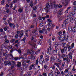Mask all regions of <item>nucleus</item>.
Listing matches in <instances>:
<instances>
[{
    "label": "nucleus",
    "instance_id": "nucleus-1",
    "mask_svg": "<svg viewBox=\"0 0 76 76\" xmlns=\"http://www.w3.org/2000/svg\"><path fill=\"white\" fill-rule=\"evenodd\" d=\"M58 39L60 41H64L65 39V35L64 34L60 35L58 37Z\"/></svg>",
    "mask_w": 76,
    "mask_h": 76
},
{
    "label": "nucleus",
    "instance_id": "nucleus-2",
    "mask_svg": "<svg viewBox=\"0 0 76 76\" xmlns=\"http://www.w3.org/2000/svg\"><path fill=\"white\" fill-rule=\"evenodd\" d=\"M67 24H68V20H65L62 24L63 28H65L66 26L67 25Z\"/></svg>",
    "mask_w": 76,
    "mask_h": 76
},
{
    "label": "nucleus",
    "instance_id": "nucleus-3",
    "mask_svg": "<svg viewBox=\"0 0 76 76\" xmlns=\"http://www.w3.org/2000/svg\"><path fill=\"white\" fill-rule=\"evenodd\" d=\"M51 50V47H49L47 50V51L46 52V56H49L50 54H51V52L50 51Z\"/></svg>",
    "mask_w": 76,
    "mask_h": 76
},
{
    "label": "nucleus",
    "instance_id": "nucleus-4",
    "mask_svg": "<svg viewBox=\"0 0 76 76\" xmlns=\"http://www.w3.org/2000/svg\"><path fill=\"white\" fill-rule=\"evenodd\" d=\"M27 54H29L34 55L35 54V53L32 51L31 49H29V50H28Z\"/></svg>",
    "mask_w": 76,
    "mask_h": 76
},
{
    "label": "nucleus",
    "instance_id": "nucleus-5",
    "mask_svg": "<svg viewBox=\"0 0 76 76\" xmlns=\"http://www.w3.org/2000/svg\"><path fill=\"white\" fill-rule=\"evenodd\" d=\"M49 4L50 3L47 4V5L45 8V10L47 11V13H48L49 12V10H50V9H49V7H50Z\"/></svg>",
    "mask_w": 76,
    "mask_h": 76
},
{
    "label": "nucleus",
    "instance_id": "nucleus-6",
    "mask_svg": "<svg viewBox=\"0 0 76 76\" xmlns=\"http://www.w3.org/2000/svg\"><path fill=\"white\" fill-rule=\"evenodd\" d=\"M59 51L58 49L57 48V47H56L55 48V50L53 51V54H57V52Z\"/></svg>",
    "mask_w": 76,
    "mask_h": 76
},
{
    "label": "nucleus",
    "instance_id": "nucleus-7",
    "mask_svg": "<svg viewBox=\"0 0 76 76\" xmlns=\"http://www.w3.org/2000/svg\"><path fill=\"white\" fill-rule=\"evenodd\" d=\"M39 68L36 69L35 68L34 69V71H35V73H34V75H37V73H38V72H39Z\"/></svg>",
    "mask_w": 76,
    "mask_h": 76
},
{
    "label": "nucleus",
    "instance_id": "nucleus-8",
    "mask_svg": "<svg viewBox=\"0 0 76 76\" xmlns=\"http://www.w3.org/2000/svg\"><path fill=\"white\" fill-rule=\"evenodd\" d=\"M67 48H68V51H69V50H70L71 49H72V48L71 47V46H70V44L69 43H68L67 44Z\"/></svg>",
    "mask_w": 76,
    "mask_h": 76
},
{
    "label": "nucleus",
    "instance_id": "nucleus-9",
    "mask_svg": "<svg viewBox=\"0 0 76 76\" xmlns=\"http://www.w3.org/2000/svg\"><path fill=\"white\" fill-rule=\"evenodd\" d=\"M49 57L48 56H46L45 57V60L46 62H48Z\"/></svg>",
    "mask_w": 76,
    "mask_h": 76
},
{
    "label": "nucleus",
    "instance_id": "nucleus-10",
    "mask_svg": "<svg viewBox=\"0 0 76 76\" xmlns=\"http://www.w3.org/2000/svg\"><path fill=\"white\" fill-rule=\"evenodd\" d=\"M57 58V57L56 56H54L51 57V61H53V62H54V61L56 60V58Z\"/></svg>",
    "mask_w": 76,
    "mask_h": 76
},
{
    "label": "nucleus",
    "instance_id": "nucleus-11",
    "mask_svg": "<svg viewBox=\"0 0 76 76\" xmlns=\"http://www.w3.org/2000/svg\"><path fill=\"white\" fill-rule=\"evenodd\" d=\"M2 47L3 48H4V47L5 48H7L8 46L7 44H5V43H4L2 45Z\"/></svg>",
    "mask_w": 76,
    "mask_h": 76
},
{
    "label": "nucleus",
    "instance_id": "nucleus-12",
    "mask_svg": "<svg viewBox=\"0 0 76 76\" xmlns=\"http://www.w3.org/2000/svg\"><path fill=\"white\" fill-rule=\"evenodd\" d=\"M68 29L70 33H72V32H73V31H72V27H69Z\"/></svg>",
    "mask_w": 76,
    "mask_h": 76
},
{
    "label": "nucleus",
    "instance_id": "nucleus-13",
    "mask_svg": "<svg viewBox=\"0 0 76 76\" xmlns=\"http://www.w3.org/2000/svg\"><path fill=\"white\" fill-rule=\"evenodd\" d=\"M29 58L30 59H31L32 60H35V56H29Z\"/></svg>",
    "mask_w": 76,
    "mask_h": 76
},
{
    "label": "nucleus",
    "instance_id": "nucleus-14",
    "mask_svg": "<svg viewBox=\"0 0 76 76\" xmlns=\"http://www.w3.org/2000/svg\"><path fill=\"white\" fill-rule=\"evenodd\" d=\"M63 47L64 48V49L67 50V44L66 43H64L63 45Z\"/></svg>",
    "mask_w": 76,
    "mask_h": 76
},
{
    "label": "nucleus",
    "instance_id": "nucleus-15",
    "mask_svg": "<svg viewBox=\"0 0 76 76\" xmlns=\"http://www.w3.org/2000/svg\"><path fill=\"white\" fill-rule=\"evenodd\" d=\"M54 64L58 68L60 67V66H59V64L61 65V64H60V63H54Z\"/></svg>",
    "mask_w": 76,
    "mask_h": 76
},
{
    "label": "nucleus",
    "instance_id": "nucleus-16",
    "mask_svg": "<svg viewBox=\"0 0 76 76\" xmlns=\"http://www.w3.org/2000/svg\"><path fill=\"white\" fill-rule=\"evenodd\" d=\"M17 67H20L21 66V62H18V64L17 65Z\"/></svg>",
    "mask_w": 76,
    "mask_h": 76
},
{
    "label": "nucleus",
    "instance_id": "nucleus-17",
    "mask_svg": "<svg viewBox=\"0 0 76 76\" xmlns=\"http://www.w3.org/2000/svg\"><path fill=\"white\" fill-rule=\"evenodd\" d=\"M49 26L50 27H54V25H53L51 23H49Z\"/></svg>",
    "mask_w": 76,
    "mask_h": 76
},
{
    "label": "nucleus",
    "instance_id": "nucleus-18",
    "mask_svg": "<svg viewBox=\"0 0 76 76\" xmlns=\"http://www.w3.org/2000/svg\"><path fill=\"white\" fill-rule=\"evenodd\" d=\"M76 31V26H75L72 29V32H75Z\"/></svg>",
    "mask_w": 76,
    "mask_h": 76
},
{
    "label": "nucleus",
    "instance_id": "nucleus-19",
    "mask_svg": "<svg viewBox=\"0 0 76 76\" xmlns=\"http://www.w3.org/2000/svg\"><path fill=\"white\" fill-rule=\"evenodd\" d=\"M72 53L71 52H70L69 53V58H70V59H72Z\"/></svg>",
    "mask_w": 76,
    "mask_h": 76
},
{
    "label": "nucleus",
    "instance_id": "nucleus-20",
    "mask_svg": "<svg viewBox=\"0 0 76 76\" xmlns=\"http://www.w3.org/2000/svg\"><path fill=\"white\" fill-rule=\"evenodd\" d=\"M62 13L63 12H62V11H61V10H60L58 11V15H60V16H61V15H62Z\"/></svg>",
    "mask_w": 76,
    "mask_h": 76
},
{
    "label": "nucleus",
    "instance_id": "nucleus-21",
    "mask_svg": "<svg viewBox=\"0 0 76 76\" xmlns=\"http://www.w3.org/2000/svg\"><path fill=\"white\" fill-rule=\"evenodd\" d=\"M30 5L31 7H34V3L32 2H30Z\"/></svg>",
    "mask_w": 76,
    "mask_h": 76
},
{
    "label": "nucleus",
    "instance_id": "nucleus-22",
    "mask_svg": "<svg viewBox=\"0 0 76 76\" xmlns=\"http://www.w3.org/2000/svg\"><path fill=\"white\" fill-rule=\"evenodd\" d=\"M56 61L58 62H59V63H62V62H63V61H62V60H60L58 58L56 60Z\"/></svg>",
    "mask_w": 76,
    "mask_h": 76
},
{
    "label": "nucleus",
    "instance_id": "nucleus-23",
    "mask_svg": "<svg viewBox=\"0 0 76 76\" xmlns=\"http://www.w3.org/2000/svg\"><path fill=\"white\" fill-rule=\"evenodd\" d=\"M53 4L54 6V8H57V6H58V5L56 4V2H54Z\"/></svg>",
    "mask_w": 76,
    "mask_h": 76
},
{
    "label": "nucleus",
    "instance_id": "nucleus-24",
    "mask_svg": "<svg viewBox=\"0 0 76 76\" xmlns=\"http://www.w3.org/2000/svg\"><path fill=\"white\" fill-rule=\"evenodd\" d=\"M69 15L71 16H73L75 15V14L73 13V12H69Z\"/></svg>",
    "mask_w": 76,
    "mask_h": 76
},
{
    "label": "nucleus",
    "instance_id": "nucleus-25",
    "mask_svg": "<svg viewBox=\"0 0 76 76\" xmlns=\"http://www.w3.org/2000/svg\"><path fill=\"white\" fill-rule=\"evenodd\" d=\"M70 22L72 23H73L74 21V19H73V17H71L70 18Z\"/></svg>",
    "mask_w": 76,
    "mask_h": 76
},
{
    "label": "nucleus",
    "instance_id": "nucleus-26",
    "mask_svg": "<svg viewBox=\"0 0 76 76\" xmlns=\"http://www.w3.org/2000/svg\"><path fill=\"white\" fill-rule=\"evenodd\" d=\"M4 41L6 43H7V44H9L10 42H9V40L7 39H5L4 40Z\"/></svg>",
    "mask_w": 76,
    "mask_h": 76
},
{
    "label": "nucleus",
    "instance_id": "nucleus-27",
    "mask_svg": "<svg viewBox=\"0 0 76 76\" xmlns=\"http://www.w3.org/2000/svg\"><path fill=\"white\" fill-rule=\"evenodd\" d=\"M65 66H66V64H65V62H64L62 63V66H61V68L63 69V68Z\"/></svg>",
    "mask_w": 76,
    "mask_h": 76
},
{
    "label": "nucleus",
    "instance_id": "nucleus-28",
    "mask_svg": "<svg viewBox=\"0 0 76 76\" xmlns=\"http://www.w3.org/2000/svg\"><path fill=\"white\" fill-rule=\"evenodd\" d=\"M69 33H67V35H66V40H68V38H69Z\"/></svg>",
    "mask_w": 76,
    "mask_h": 76
},
{
    "label": "nucleus",
    "instance_id": "nucleus-29",
    "mask_svg": "<svg viewBox=\"0 0 76 76\" xmlns=\"http://www.w3.org/2000/svg\"><path fill=\"white\" fill-rule=\"evenodd\" d=\"M75 46V44L74 43H72V44L71 45V48H74V46Z\"/></svg>",
    "mask_w": 76,
    "mask_h": 76
},
{
    "label": "nucleus",
    "instance_id": "nucleus-30",
    "mask_svg": "<svg viewBox=\"0 0 76 76\" xmlns=\"http://www.w3.org/2000/svg\"><path fill=\"white\" fill-rule=\"evenodd\" d=\"M66 61V63L67 64H69V63L70 62V59H69V58H67Z\"/></svg>",
    "mask_w": 76,
    "mask_h": 76
},
{
    "label": "nucleus",
    "instance_id": "nucleus-31",
    "mask_svg": "<svg viewBox=\"0 0 76 76\" xmlns=\"http://www.w3.org/2000/svg\"><path fill=\"white\" fill-rule=\"evenodd\" d=\"M69 70V68L67 69H66L65 71L64 72V73H67L68 71Z\"/></svg>",
    "mask_w": 76,
    "mask_h": 76
},
{
    "label": "nucleus",
    "instance_id": "nucleus-32",
    "mask_svg": "<svg viewBox=\"0 0 76 76\" xmlns=\"http://www.w3.org/2000/svg\"><path fill=\"white\" fill-rule=\"evenodd\" d=\"M4 64L5 65L7 66V65H8V61H4Z\"/></svg>",
    "mask_w": 76,
    "mask_h": 76
},
{
    "label": "nucleus",
    "instance_id": "nucleus-33",
    "mask_svg": "<svg viewBox=\"0 0 76 76\" xmlns=\"http://www.w3.org/2000/svg\"><path fill=\"white\" fill-rule=\"evenodd\" d=\"M63 19V17L61 16L60 18L59 21V22H60V21L62 20Z\"/></svg>",
    "mask_w": 76,
    "mask_h": 76
},
{
    "label": "nucleus",
    "instance_id": "nucleus-34",
    "mask_svg": "<svg viewBox=\"0 0 76 76\" xmlns=\"http://www.w3.org/2000/svg\"><path fill=\"white\" fill-rule=\"evenodd\" d=\"M37 28L36 29L33 31L32 33L33 34H35V33H36V32L37 31Z\"/></svg>",
    "mask_w": 76,
    "mask_h": 76
},
{
    "label": "nucleus",
    "instance_id": "nucleus-35",
    "mask_svg": "<svg viewBox=\"0 0 76 76\" xmlns=\"http://www.w3.org/2000/svg\"><path fill=\"white\" fill-rule=\"evenodd\" d=\"M64 48L62 49L61 51V53H62V54H63V53H64Z\"/></svg>",
    "mask_w": 76,
    "mask_h": 76
},
{
    "label": "nucleus",
    "instance_id": "nucleus-36",
    "mask_svg": "<svg viewBox=\"0 0 76 76\" xmlns=\"http://www.w3.org/2000/svg\"><path fill=\"white\" fill-rule=\"evenodd\" d=\"M48 76H54V74H51V73H49L48 74Z\"/></svg>",
    "mask_w": 76,
    "mask_h": 76
},
{
    "label": "nucleus",
    "instance_id": "nucleus-37",
    "mask_svg": "<svg viewBox=\"0 0 76 76\" xmlns=\"http://www.w3.org/2000/svg\"><path fill=\"white\" fill-rule=\"evenodd\" d=\"M23 36V32L21 33L20 34V38H21Z\"/></svg>",
    "mask_w": 76,
    "mask_h": 76
},
{
    "label": "nucleus",
    "instance_id": "nucleus-38",
    "mask_svg": "<svg viewBox=\"0 0 76 76\" xmlns=\"http://www.w3.org/2000/svg\"><path fill=\"white\" fill-rule=\"evenodd\" d=\"M12 63L13 65H15V64H16V63L15 62V61H12Z\"/></svg>",
    "mask_w": 76,
    "mask_h": 76
},
{
    "label": "nucleus",
    "instance_id": "nucleus-39",
    "mask_svg": "<svg viewBox=\"0 0 76 76\" xmlns=\"http://www.w3.org/2000/svg\"><path fill=\"white\" fill-rule=\"evenodd\" d=\"M17 51L18 52V53H19L20 54L22 53V51L19 49H18L17 50Z\"/></svg>",
    "mask_w": 76,
    "mask_h": 76
},
{
    "label": "nucleus",
    "instance_id": "nucleus-40",
    "mask_svg": "<svg viewBox=\"0 0 76 76\" xmlns=\"http://www.w3.org/2000/svg\"><path fill=\"white\" fill-rule=\"evenodd\" d=\"M23 10H22L21 8H20L18 10V11L19 12H20V13H21V12H22Z\"/></svg>",
    "mask_w": 76,
    "mask_h": 76
},
{
    "label": "nucleus",
    "instance_id": "nucleus-41",
    "mask_svg": "<svg viewBox=\"0 0 76 76\" xmlns=\"http://www.w3.org/2000/svg\"><path fill=\"white\" fill-rule=\"evenodd\" d=\"M40 26H43V25H44V23H40L39 25Z\"/></svg>",
    "mask_w": 76,
    "mask_h": 76
},
{
    "label": "nucleus",
    "instance_id": "nucleus-42",
    "mask_svg": "<svg viewBox=\"0 0 76 76\" xmlns=\"http://www.w3.org/2000/svg\"><path fill=\"white\" fill-rule=\"evenodd\" d=\"M76 70V69H75V66H73V69H72V71H73V72H75V71Z\"/></svg>",
    "mask_w": 76,
    "mask_h": 76
},
{
    "label": "nucleus",
    "instance_id": "nucleus-43",
    "mask_svg": "<svg viewBox=\"0 0 76 76\" xmlns=\"http://www.w3.org/2000/svg\"><path fill=\"white\" fill-rule=\"evenodd\" d=\"M19 36V34H16L15 37V38H18V37Z\"/></svg>",
    "mask_w": 76,
    "mask_h": 76
},
{
    "label": "nucleus",
    "instance_id": "nucleus-44",
    "mask_svg": "<svg viewBox=\"0 0 76 76\" xmlns=\"http://www.w3.org/2000/svg\"><path fill=\"white\" fill-rule=\"evenodd\" d=\"M37 9V7H34L33 8V10H36Z\"/></svg>",
    "mask_w": 76,
    "mask_h": 76
},
{
    "label": "nucleus",
    "instance_id": "nucleus-45",
    "mask_svg": "<svg viewBox=\"0 0 76 76\" xmlns=\"http://www.w3.org/2000/svg\"><path fill=\"white\" fill-rule=\"evenodd\" d=\"M57 10H55L53 12L54 14H56L57 13Z\"/></svg>",
    "mask_w": 76,
    "mask_h": 76
},
{
    "label": "nucleus",
    "instance_id": "nucleus-46",
    "mask_svg": "<svg viewBox=\"0 0 76 76\" xmlns=\"http://www.w3.org/2000/svg\"><path fill=\"white\" fill-rule=\"evenodd\" d=\"M54 45H55V47H57V46H58V44H57V42L56 43H55L54 44Z\"/></svg>",
    "mask_w": 76,
    "mask_h": 76
},
{
    "label": "nucleus",
    "instance_id": "nucleus-47",
    "mask_svg": "<svg viewBox=\"0 0 76 76\" xmlns=\"http://www.w3.org/2000/svg\"><path fill=\"white\" fill-rule=\"evenodd\" d=\"M4 1H5L4 0H2V1H1V3L2 4H3L4 3Z\"/></svg>",
    "mask_w": 76,
    "mask_h": 76
},
{
    "label": "nucleus",
    "instance_id": "nucleus-48",
    "mask_svg": "<svg viewBox=\"0 0 76 76\" xmlns=\"http://www.w3.org/2000/svg\"><path fill=\"white\" fill-rule=\"evenodd\" d=\"M67 59V58H63V61H66H66Z\"/></svg>",
    "mask_w": 76,
    "mask_h": 76
},
{
    "label": "nucleus",
    "instance_id": "nucleus-49",
    "mask_svg": "<svg viewBox=\"0 0 76 76\" xmlns=\"http://www.w3.org/2000/svg\"><path fill=\"white\" fill-rule=\"evenodd\" d=\"M52 68L53 70H54L55 69V65H53Z\"/></svg>",
    "mask_w": 76,
    "mask_h": 76
},
{
    "label": "nucleus",
    "instance_id": "nucleus-50",
    "mask_svg": "<svg viewBox=\"0 0 76 76\" xmlns=\"http://www.w3.org/2000/svg\"><path fill=\"white\" fill-rule=\"evenodd\" d=\"M37 15L36 14H33L32 15V18H35L36 17Z\"/></svg>",
    "mask_w": 76,
    "mask_h": 76
},
{
    "label": "nucleus",
    "instance_id": "nucleus-51",
    "mask_svg": "<svg viewBox=\"0 0 76 76\" xmlns=\"http://www.w3.org/2000/svg\"><path fill=\"white\" fill-rule=\"evenodd\" d=\"M42 75L43 76H47V73H43Z\"/></svg>",
    "mask_w": 76,
    "mask_h": 76
},
{
    "label": "nucleus",
    "instance_id": "nucleus-52",
    "mask_svg": "<svg viewBox=\"0 0 76 76\" xmlns=\"http://www.w3.org/2000/svg\"><path fill=\"white\" fill-rule=\"evenodd\" d=\"M42 60H41V59H40L39 60V62L40 64H42Z\"/></svg>",
    "mask_w": 76,
    "mask_h": 76
},
{
    "label": "nucleus",
    "instance_id": "nucleus-53",
    "mask_svg": "<svg viewBox=\"0 0 76 76\" xmlns=\"http://www.w3.org/2000/svg\"><path fill=\"white\" fill-rule=\"evenodd\" d=\"M6 12L7 13H9L10 12L9 10V9H7L6 10Z\"/></svg>",
    "mask_w": 76,
    "mask_h": 76
},
{
    "label": "nucleus",
    "instance_id": "nucleus-54",
    "mask_svg": "<svg viewBox=\"0 0 76 76\" xmlns=\"http://www.w3.org/2000/svg\"><path fill=\"white\" fill-rule=\"evenodd\" d=\"M25 32H26V36H27V37H28V34L27 33L28 32V31H26Z\"/></svg>",
    "mask_w": 76,
    "mask_h": 76
},
{
    "label": "nucleus",
    "instance_id": "nucleus-55",
    "mask_svg": "<svg viewBox=\"0 0 76 76\" xmlns=\"http://www.w3.org/2000/svg\"><path fill=\"white\" fill-rule=\"evenodd\" d=\"M65 56V54H64V53L62 54V58H64Z\"/></svg>",
    "mask_w": 76,
    "mask_h": 76
},
{
    "label": "nucleus",
    "instance_id": "nucleus-56",
    "mask_svg": "<svg viewBox=\"0 0 76 76\" xmlns=\"http://www.w3.org/2000/svg\"><path fill=\"white\" fill-rule=\"evenodd\" d=\"M25 40H26V38L24 37V38L22 39L21 40L22 41H24Z\"/></svg>",
    "mask_w": 76,
    "mask_h": 76
},
{
    "label": "nucleus",
    "instance_id": "nucleus-57",
    "mask_svg": "<svg viewBox=\"0 0 76 76\" xmlns=\"http://www.w3.org/2000/svg\"><path fill=\"white\" fill-rule=\"evenodd\" d=\"M34 27H35V26H34V25H31V28H34Z\"/></svg>",
    "mask_w": 76,
    "mask_h": 76
},
{
    "label": "nucleus",
    "instance_id": "nucleus-58",
    "mask_svg": "<svg viewBox=\"0 0 76 76\" xmlns=\"http://www.w3.org/2000/svg\"><path fill=\"white\" fill-rule=\"evenodd\" d=\"M27 74L28 76H30L31 75V74H30L29 72H28Z\"/></svg>",
    "mask_w": 76,
    "mask_h": 76
},
{
    "label": "nucleus",
    "instance_id": "nucleus-59",
    "mask_svg": "<svg viewBox=\"0 0 76 76\" xmlns=\"http://www.w3.org/2000/svg\"><path fill=\"white\" fill-rule=\"evenodd\" d=\"M15 41V39H12L11 40V41H12V42H13L14 41Z\"/></svg>",
    "mask_w": 76,
    "mask_h": 76
},
{
    "label": "nucleus",
    "instance_id": "nucleus-60",
    "mask_svg": "<svg viewBox=\"0 0 76 76\" xmlns=\"http://www.w3.org/2000/svg\"><path fill=\"white\" fill-rule=\"evenodd\" d=\"M16 26V25L14 23L12 24V26L13 28L15 27V26Z\"/></svg>",
    "mask_w": 76,
    "mask_h": 76
},
{
    "label": "nucleus",
    "instance_id": "nucleus-61",
    "mask_svg": "<svg viewBox=\"0 0 76 76\" xmlns=\"http://www.w3.org/2000/svg\"><path fill=\"white\" fill-rule=\"evenodd\" d=\"M32 66H30V67L29 68V70H32Z\"/></svg>",
    "mask_w": 76,
    "mask_h": 76
},
{
    "label": "nucleus",
    "instance_id": "nucleus-62",
    "mask_svg": "<svg viewBox=\"0 0 76 76\" xmlns=\"http://www.w3.org/2000/svg\"><path fill=\"white\" fill-rule=\"evenodd\" d=\"M24 67H25V68H27V67H28V65H25L24 66Z\"/></svg>",
    "mask_w": 76,
    "mask_h": 76
},
{
    "label": "nucleus",
    "instance_id": "nucleus-63",
    "mask_svg": "<svg viewBox=\"0 0 76 76\" xmlns=\"http://www.w3.org/2000/svg\"><path fill=\"white\" fill-rule=\"evenodd\" d=\"M73 5H76V1H75L73 3Z\"/></svg>",
    "mask_w": 76,
    "mask_h": 76
},
{
    "label": "nucleus",
    "instance_id": "nucleus-64",
    "mask_svg": "<svg viewBox=\"0 0 76 76\" xmlns=\"http://www.w3.org/2000/svg\"><path fill=\"white\" fill-rule=\"evenodd\" d=\"M3 74H4L3 72H2L0 75V76H3Z\"/></svg>",
    "mask_w": 76,
    "mask_h": 76
}]
</instances>
